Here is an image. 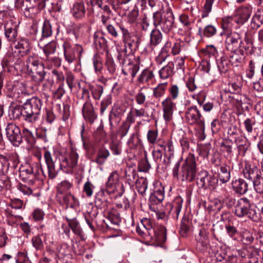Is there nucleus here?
I'll use <instances>...</instances> for the list:
<instances>
[{
  "label": "nucleus",
  "mask_w": 263,
  "mask_h": 263,
  "mask_svg": "<svg viewBox=\"0 0 263 263\" xmlns=\"http://www.w3.org/2000/svg\"><path fill=\"white\" fill-rule=\"evenodd\" d=\"M119 181V175L117 171L112 172L109 175L107 182H106V187L108 191L112 192L116 188V184Z\"/></svg>",
  "instance_id": "58836bf2"
},
{
  "label": "nucleus",
  "mask_w": 263,
  "mask_h": 263,
  "mask_svg": "<svg viewBox=\"0 0 263 263\" xmlns=\"http://www.w3.org/2000/svg\"><path fill=\"white\" fill-rule=\"evenodd\" d=\"M22 140L23 139L26 141V142L30 146L33 145L35 142V138L32 133V132L29 130L26 127H23L22 132Z\"/></svg>",
  "instance_id": "c03bdc74"
},
{
  "label": "nucleus",
  "mask_w": 263,
  "mask_h": 263,
  "mask_svg": "<svg viewBox=\"0 0 263 263\" xmlns=\"http://www.w3.org/2000/svg\"><path fill=\"white\" fill-rule=\"evenodd\" d=\"M185 119L188 124L196 125L202 131L204 130V119L196 106L190 107L185 111Z\"/></svg>",
  "instance_id": "0eeeda50"
},
{
  "label": "nucleus",
  "mask_w": 263,
  "mask_h": 263,
  "mask_svg": "<svg viewBox=\"0 0 263 263\" xmlns=\"http://www.w3.org/2000/svg\"><path fill=\"white\" fill-rule=\"evenodd\" d=\"M216 33V28L211 25L206 26L203 29L199 27L198 34L200 37H211L213 36Z\"/></svg>",
  "instance_id": "4c0bfd02"
},
{
  "label": "nucleus",
  "mask_w": 263,
  "mask_h": 263,
  "mask_svg": "<svg viewBox=\"0 0 263 263\" xmlns=\"http://www.w3.org/2000/svg\"><path fill=\"white\" fill-rule=\"evenodd\" d=\"M85 8L84 4L82 2H76L73 4L71 13L72 15L76 18H81L84 16L85 14Z\"/></svg>",
  "instance_id": "7c9ffc66"
},
{
  "label": "nucleus",
  "mask_w": 263,
  "mask_h": 263,
  "mask_svg": "<svg viewBox=\"0 0 263 263\" xmlns=\"http://www.w3.org/2000/svg\"><path fill=\"white\" fill-rule=\"evenodd\" d=\"M16 49H20V52L23 54H28L32 49L29 40L26 38H22L15 45Z\"/></svg>",
  "instance_id": "c756f323"
},
{
  "label": "nucleus",
  "mask_w": 263,
  "mask_h": 263,
  "mask_svg": "<svg viewBox=\"0 0 263 263\" xmlns=\"http://www.w3.org/2000/svg\"><path fill=\"white\" fill-rule=\"evenodd\" d=\"M123 30L122 37L125 44V48L126 49L128 47L130 51L135 50L138 46V41L137 40L136 36L130 33L128 30Z\"/></svg>",
  "instance_id": "dca6fc26"
},
{
  "label": "nucleus",
  "mask_w": 263,
  "mask_h": 263,
  "mask_svg": "<svg viewBox=\"0 0 263 263\" xmlns=\"http://www.w3.org/2000/svg\"><path fill=\"white\" fill-rule=\"evenodd\" d=\"M122 112L119 108L114 110L113 109L110 111L109 115V121L110 129H113L115 125L118 124L121 120V116Z\"/></svg>",
  "instance_id": "a878e982"
},
{
  "label": "nucleus",
  "mask_w": 263,
  "mask_h": 263,
  "mask_svg": "<svg viewBox=\"0 0 263 263\" xmlns=\"http://www.w3.org/2000/svg\"><path fill=\"white\" fill-rule=\"evenodd\" d=\"M152 112H148L145 108L140 107L139 108H133L132 110L134 112L135 116L137 118H145L147 120L153 118L154 117V112H155V109H152Z\"/></svg>",
  "instance_id": "c9c22d12"
},
{
  "label": "nucleus",
  "mask_w": 263,
  "mask_h": 263,
  "mask_svg": "<svg viewBox=\"0 0 263 263\" xmlns=\"http://www.w3.org/2000/svg\"><path fill=\"white\" fill-rule=\"evenodd\" d=\"M251 14L250 8L247 7L242 8L238 10L237 16L235 17V21L238 23L242 24L248 20Z\"/></svg>",
  "instance_id": "cd10ccee"
},
{
  "label": "nucleus",
  "mask_w": 263,
  "mask_h": 263,
  "mask_svg": "<svg viewBox=\"0 0 263 263\" xmlns=\"http://www.w3.org/2000/svg\"><path fill=\"white\" fill-rule=\"evenodd\" d=\"M164 192L160 190L155 191L150 195L149 199V207L151 211H155V205L160 203L164 199Z\"/></svg>",
  "instance_id": "a211bd4d"
},
{
  "label": "nucleus",
  "mask_w": 263,
  "mask_h": 263,
  "mask_svg": "<svg viewBox=\"0 0 263 263\" xmlns=\"http://www.w3.org/2000/svg\"><path fill=\"white\" fill-rule=\"evenodd\" d=\"M10 163L7 156L0 155V174L7 173L9 170Z\"/></svg>",
  "instance_id": "4d7b16f0"
},
{
  "label": "nucleus",
  "mask_w": 263,
  "mask_h": 263,
  "mask_svg": "<svg viewBox=\"0 0 263 263\" xmlns=\"http://www.w3.org/2000/svg\"><path fill=\"white\" fill-rule=\"evenodd\" d=\"M154 74L152 71L148 69L143 70L139 76L138 81L140 84H146L149 85L154 79Z\"/></svg>",
  "instance_id": "bb28decb"
},
{
  "label": "nucleus",
  "mask_w": 263,
  "mask_h": 263,
  "mask_svg": "<svg viewBox=\"0 0 263 263\" xmlns=\"http://www.w3.org/2000/svg\"><path fill=\"white\" fill-rule=\"evenodd\" d=\"M137 172L132 168H128L125 171V177L129 184H134L137 180Z\"/></svg>",
  "instance_id": "13d9d810"
},
{
  "label": "nucleus",
  "mask_w": 263,
  "mask_h": 263,
  "mask_svg": "<svg viewBox=\"0 0 263 263\" xmlns=\"http://www.w3.org/2000/svg\"><path fill=\"white\" fill-rule=\"evenodd\" d=\"M108 33L114 38H117L119 36L120 30L122 31V36L123 35V30H127L124 26L119 23L114 24H108L106 27Z\"/></svg>",
  "instance_id": "5701e85b"
},
{
  "label": "nucleus",
  "mask_w": 263,
  "mask_h": 263,
  "mask_svg": "<svg viewBox=\"0 0 263 263\" xmlns=\"http://www.w3.org/2000/svg\"><path fill=\"white\" fill-rule=\"evenodd\" d=\"M183 199L180 196H177L175 198L172 203L166 205V210L170 215L175 219L178 218L180 212L182 209Z\"/></svg>",
  "instance_id": "f8f14e48"
},
{
  "label": "nucleus",
  "mask_w": 263,
  "mask_h": 263,
  "mask_svg": "<svg viewBox=\"0 0 263 263\" xmlns=\"http://www.w3.org/2000/svg\"><path fill=\"white\" fill-rule=\"evenodd\" d=\"M232 53L230 55V62L232 65L238 66V65L242 62L245 59L243 51L241 49H238L237 51H231Z\"/></svg>",
  "instance_id": "72a5a7b5"
},
{
  "label": "nucleus",
  "mask_w": 263,
  "mask_h": 263,
  "mask_svg": "<svg viewBox=\"0 0 263 263\" xmlns=\"http://www.w3.org/2000/svg\"><path fill=\"white\" fill-rule=\"evenodd\" d=\"M234 142L237 145L238 154L242 156H245L249 146V143L247 139L240 136L236 137Z\"/></svg>",
  "instance_id": "b1692460"
},
{
  "label": "nucleus",
  "mask_w": 263,
  "mask_h": 263,
  "mask_svg": "<svg viewBox=\"0 0 263 263\" xmlns=\"http://www.w3.org/2000/svg\"><path fill=\"white\" fill-rule=\"evenodd\" d=\"M147 139L151 144H155L159 142L158 133L156 130H149L147 134Z\"/></svg>",
  "instance_id": "052dcab7"
},
{
  "label": "nucleus",
  "mask_w": 263,
  "mask_h": 263,
  "mask_svg": "<svg viewBox=\"0 0 263 263\" xmlns=\"http://www.w3.org/2000/svg\"><path fill=\"white\" fill-rule=\"evenodd\" d=\"M190 228V222L187 218L183 217L182 219L180 228V234L183 236L185 237L187 235L188 232L189 231Z\"/></svg>",
  "instance_id": "3c124183"
},
{
  "label": "nucleus",
  "mask_w": 263,
  "mask_h": 263,
  "mask_svg": "<svg viewBox=\"0 0 263 263\" xmlns=\"http://www.w3.org/2000/svg\"><path fill=\"white\" fill-rule=\"evenodd\" d=\"M122 64V73L125 76L131 75L132 78H134L139 69V66L132 62H128L127 63L122 61L121 62Z\"/></svg>",
  "instance_id": "6ab92c4d"
},
{
  "label": "nucleus",
  "mask_w": 263,
  "mask_h": 263,
  "mask_svg": "<svg viewBox=\"0 0 263 263\" xmlns=\"http://www.w3.org/2000/svg\"><path fill=\"white\" fill-rule=\"evenodd\" d=\"M91 95L95 100H100L103 92V87L101 85L90 86Z\"/></svg>",
  "instance_id": "bf43d9fd"
},
{
  "label": "nucleus",
  "mask_w": 263,
  "mask_h": 263,
  "mask_svg": "<svg viewBox=\"0 0 263 263\" xmlns=\"http://www.w3.org/2000/svg\"><path fill=\"white\" fill-rule=\"evenodd\" d=\"M151 168V165L148 161L146 154L144 155V158L139 162L138 169L140 172H147Z\"/></svg>",
  "instance_id": "680f3d73"
},
{
  "label": "nucleus",
  "mask_w": 263,
  "mask_h": 263,
  "mask_svg": "<svg viewBox=\"0 0 263 263\" xmlns=\"http://www.w3.org/2000/svg\"><path fill=\"white\" fill-rule=\"evenodd\" d=\"M82 114L85 119L91 123H93L97 118V115L94 111L93 105L89 101H86L84 103Z\"/></svg>",
  "instance_id": "f3484780"
},
{
  "label": "nucleus",
  "mask_w": 263,
  "mask_h": 263,
  "mask_svg": "<svg viewBox=\"0 0 263 263\" xmlns=\"http://www.w3.org/2000/svg\"><path fill=\"white\" fill-rule=\"evenodd\" d=\"M235 214L238 217L247 216L254 221L260 219V214L256 207L247 198L238 199L235 205Z\"/></svg>",
  "instance_id": "20e7f679"
},
{
  "label": "nucleus",
  "mask_w": 263,
  "mask_h": 263,
  "mask_svg": "<svg viewBox=\"0 0 263 263\" xmlns=\"http://www.w3.org/2000/svg\"><path fill=\"white\" fill-rule=\"evenodd\" d=\"M139 224L143 226L145 231L148 232L149 236H153V233L154 232V228L153 226L152 222L149 219L144 218L141 220Z\"/></svg>",
  "instance_id": "864d4df0"
},
{
  "label": "nucleus",
  "mask_w": 263,
  "mask_h": 263,
  "mask_svg": "<svg viewBox=\"0 0 263 263\" xmlns=\"http://www.w3.org/2000/svg\"><path fill=\"white\" fill-rule=\"evenodd\" d=\"M72 184L68 181L64 180L59 183L57 186V195H60L64 194L69 193L68 191L71 187Z\"/></svg>",
  "instance_id": "37998d69"
},
{
  "label": "nucleus",
  "mask_w": 263,
  "mask_h": 263,
  "mask_svg": "<svg viewBox=\"0 0 263 263\" xmlns=\"http://www.w3.org/2000/svg\"><path fill=\"white\" fill-rule=\"evenodd\" d=\"M174 65L173 62H168L166 65L159 70V74L160 79H167L172 77L174 74Z\"/></svg>",
  "instance_id": "c85d7f7f"
},
{
  "label": "nucleus",
  "mask_w": 263,
  "mask_h": 263,
  "mask_svg": "<svg viewBox=\"0 0 263 263\" xmlns=\"http://www.w3.org/2000/svg\"><path fill=\"white\" fill-rule=\"evenodd\" d=\"M63 157L66 159L67 166L65 169L62 168L63 171L66 173H72L73 170L77 167L79 158V155L75 149L71 148L67 155L63 154Z\"/></svg>",
  "instance_id": "9b49d317"
},
{
  "label": "nucleus",
  "mask_w": 263,
  "mask_h": 263,
  "mask_svg": "<svg viewBox=\"0 0 263 263\" xmlns=\"http://www.w3.org/2000/svg\"><path fill=\"white\" fill-rule=\"evenodd\" d=\"M153 236H149V238L154 239L158 243H164L166 239V229L162 226L155 227Z\"/></svg>",
  "instance_id": "412c9836"
},
{
  "label": "nucleus",
  "mask_w": 263,
  "mask_h": 263,
  "mask_svg": "<svg viewBox=\"0 0 263 263\" xmlns=\"http://www.w3.org/2000/svg\"><path fill=\"white\" fill-rule=\"evenodd\" d=\"M164 151L165 156L169 159L174 156V147L171 140H168L166 141V145Z\"/></svg>",
  "instance_id": "0e129e2a"
},
{
  "label": "nucleus",
  "mask_w": 263,
  "mask_h": 263,
  "mask_svg": "<svg viewBox=\"0 0 263 263\" xmlns=\"http://www.w3.org/2000/svg\"><path fill=\"white\" fill-rule=\"evenodd\" d=\"M235 19V18H233L230 16L226 17L222 19L221 26L223 31L222 34L223 33L226 35H228L229 33L232 32L231 31V29L233 25V22H236Z\"/></svg>",
  "instance_id": "79ce46f5"
},
{
  "label": "nucleus",
  "mask_w": 263,
  "mask_h": 263,
  "mask_svg": "<svg viewBox=\"0 0 263 263\" xmlns=\"http://www.w3.org/2000/svg\"><path fill=\"white\" fill-rule=\"evenodd\" d=\"M42 235V234H39L34 236L31 239V242L32 246L36 251L42 250L44 248V242L41 238V236Z\"/></svg>",
  "instance_id": "6e6d98bb"
},
{
  "label": "nucleus",
  "mask_w": 263,
  "mask_h": 263,
  "mask_svg": "<svg viewBox=\"0 0 263 263\" xmlns=\"http://www.w3.org/2000/svg\"><path fill=\"white\" fill-rule=\"evenodd\" d=\"M153 24L156 27H160L164 32H168L173 27L174 16L171 8H167L163 13L157 11L153 13Z\"/></svg>",
  "instance_id": "39448f33"
},
{
  "label": "nucleus",
  "mask_w": 263,
  "mask_h": 263,
  "mask_svg": "<svg viewBox=\"0 0 263 263\" xmlns=\"http://www.w3.org/2000/svg\"><path fill=\"white\" fill-rule=\"evenodd\" d=\"M110 153L108 150L105 147L100 148L97 153L96 157L93 161L98 165H101L104 164L107 158L109 156Z\"/></svg>",
  "instance_id": "2f4dec72"
},
{
  "label": "nucleus",
  "mask_w": 263,
  "mask_h": 263,
  "mask_svg": "<svg viewBox=\"0 0 263 263\" xmlns=\"http://www.w3.org/2000/svg\"><path fill=\"white\" fill-rule=\"evenodd\" d=\"M180 166V161H178L173 169L174 177L181 181H193L196 177L197 168L195 157L194 154L189 153L182 164L181 171L179 172Z\"/></svg>",
  "instance_id": "f257e3e1"
},
{
  "label": "nucleus",
  "mask_w": 263,
  "mask_h": 263,
  "mask_svg": "<svg viewBox=\"0 0 263 263\" xmlns=\"http://www.w3.org/2000/svg\"><path fill=\"white\" fill-rule=\"evenodd\" d=\"M139 16V10L137 7H135L130 11L129 12L127 20L129 24H134L136 22Z\"/></svg>",
  "instance_id": "69168bd1"
},
{
  "label": "nucleus",
  "mask_w": 263,
  "mask_h": 263,
  "mask_svg": "<svg viewBox=\"0 0 263 263\" xmlns=\"http://www.w3.org/2000/svg\"><path fill=\"white\" fill-rule=\"evenodd\" d=\"M69 226L72 229L73 232L79 236H82L83 231L79 226V223L76 219H69L66 218Z\"/></svg>",
  "instance_id": "de8ad7c7"
},
{
  "label": "nucleus",
  "mask_w": 263,
  "mask_h": 263,
  "mask_svg": "<svg viewBox=\"0 0 263 263\" xmlns=\"http://www.w3.org/2000/svg\"><path fill=\"white\" fill-rule=\"evenodd\" d=\"M136 188L139 193L144 195L147 188V180L146 178L141 177L137 180L136 182Z\"/></svg>",
  "instance_id": "09e8293b"
},
{
  "label": "nucleus",
  "mask_w": 263,
  "mask_h": 263,
  "mask_svg": "<svg viewBox=\"0 0 263 263\" xmlns=\"http://www.w3.org/2000/svg\"><path fill=\"white\" fill-rule=\"evenodd\" d=\"M26 63L28 70L36 72L39 76L38 81L42 82L45 79L46 72L44 70L43 64L39 57L34 54L30 55L27 58Z\"/></svg>",
  "instance_id": "423d86ee"
},
{
  "label": "nucleus",
  "mask_w": 263,
  "mask_h": 263,
  "mask_svg": "<svg viewBox=\"0 0 263 263\" xmlns=\"http://www.w3.org/2000/svg\"><path fill=\"white\" fill-rule=\"evenodd\" d=\"M161 104L163 112V118L166 122H169L172 119L176 104L171 97H167L164 99Z\"/></svg>",
  "instance_id": "ddd939ff"
},
{
  "label": "nucleus",
  "mask_w": 263,
  "mask_h": 263,
  "mask_svg": "<svg viewBox=\"0 0 263 263\" xmlns=\"http://www.w3.org/2000/svg\"><path fill=\"white\" fill-rule=\"evenodd\" d=\"M9 113L14 119L18 118L20 116L23 117V107L19 105L12 106L10 108Z\"/></svg>",
  "instance_id": "e2e57ef3"
},
{
  "label": "nucleus",
  "mask_w": 263,
  "mask_h": 263,
  "mask_svg": "<svg viewBox=\"0 0 263 263\" xmlns=\"http://www.w3.org/2000/svg\"><path fill=\"white\" fill-rule=\"evenodd\" d=\"M4 28L6 37L9 41L15 42L17 36V26L12 23H8Z\"/></svg>",
  "instance_id": "aec40b11"
},
{
  "label": "nucleus",
  "mask_w": 263,
  "mask_h": 263,
  "mask_svg": "<svg viewBox=\"0 0 263 263\" xmlns=\"http://www.w3.org/2000/svg\"><path fill=\"white\" fill-rule=\"evenodd\" d=\"M21 176L22 180L29 184H34L37 176L36 170L34 171L32 166L28 165L26 167H23L21 170Z\"/></svg>",
  "instance_id": "4468645a"
},
{
  "label": "nucleus",
  "mask_w": 263,
  "mask_h": 263,
  "mask_svg": "<svg viewBox=\"0 0 263 263\" xmlns=\"http://www.w3.org/2000/svg\"><path fill=\"white\" fill-rule=\"evenodd\" d=\"M96 6L101 8L105 14H112L110 6L113 9L116 10V5L113 0H105Z\"/></svg>",
  "instance_id": "ea45409f"
},
{
  "label": "nucleus",
  "mask_w": 263,
  "mask_h": 263,
  "mask_svg": "<svg viewBox=\"0 0 263 263\" xmlns=\"http://www.w3.org/2000/svg\"><path fill=\"white\" fill-rule=\"evenodd\" d=\"M243 174L246 179L253 182L261 175V172L256 166L246 163L243 169Z\"/></svg>",
  "instance_id": "2eb2a0df"
},
{
  "label": "nucleus",
  "mask_w": 263,
  "mask_h": 263,
  "mask_svg": "<svg viewBox=\"0 0 263 263\" xmlns=\"http://www.w3.org/2000/svg\"><path fill=\"white\" fill-rule=\"evenodd\" d=\"M52 33V26L50 22L46 20L44 21L42 29V38L48 37Z\"/></svg>",
  "instance_id": "603ef678"
},
{
  "label": "nucleus",
  "mask_w": 263,
  "mask_h": 263,
  "mask_svg": "<svg viewBox=\"0 0 263 263\" xmlns=\"http://www.w3.org/2000/svg\"><path fill=\"white\" fill-rule=\"evenodd\" d=\"M57 198L60 204L72 208L74 206L75 198L70 193L57 195Z\"/></svg>",
  "instance_id": "4be33fe9"
},
{
  "label": "nucleus",
  "mask_w": 263,
  "mask_h": 263,
  "mask_svg": "<svg viewBox=\"0 0 263 263\" xmlns=\"http://www.w3.org/2000/svg\"><path fill=\"white\" fill-rule=\"evenodd\" d=\"M232 186L234 190L239 194H244L248 191V183L242 179H238L233 181Z\"/></svg>",
  "instance_id": "473e14b6"
},
{
  "label": "nucleus",
  "mask_w": 263,
  "mask_h": 263,
  "mask_svg": "<svg viewBox=\"0 0 263 263\" xmlns=\"http://www.w3.org/2000/svg\"><path fill=\"white\" fill-rule=\"evenodd\" d=\"M219 180L222 183L228 182L230 179V167L226 164H222L220 166V171L218 172Z\"/></svg>",
  "instance_id": "f704fd0d"
},
{
  "label": "nucleus",
  "mask_w": 263,
  "mask_h": 263,
  "mask_svg": "<svg viewBox=\"0 0 263 263\" xmlns=\"http://www.w3.org/2000/svg\"><path fill=\"white\" fill-rule=\"evenodd\" d=\"M162 40V35L158 29H153L151 31L150 35V45L156 46L158 45Z\"/></svg>",
  "instance_id": "a19ab883"
},
{
  "label": "nucleus",
  "mask_w": 263,
  "mask_h": 263,
  "mask_svg": "<svg viewBox=\"0 0 263 263\" xmlns=\"http://www.w3.org/2000/svg\"><path fill=\"white\" fill-rule=\"evenodd\" d=\"M197 184L204 190H214L218 183L217 177L210 174L206 170H201L198 173Z\"/></svg>",
  "instance_id": "6e6552de"
},
{
  "label": "nucleus",
  "mask_w": 263,
  "mask_h": 263,
  "mask_svg": "<svg viewBox=\"0 0 263 263\" xmlns=\"http://www.w3.org/2000/svg\"><path fill=\"white\" fill-rule=\"evenodd\" d=\"M6 134L9 141L14 146H20L23 142L21 129L14 123H9L7 125Z\"/></svg>",
  "instance_id": "1a4fd4ad"
},
{
  "label": "nucleus",
  "mask_w": 263,
  "mask_h": 263,
  "mask_svg": "<svg viewBox=\"0 0 263 263\" xmlns=\"http://www.w3.org/2000/svg\"><path fill=\"white\" fill-rule=\"evenodd\" d=\"M44 158L47 165L48 177L51 179L57 176L62 168L65 169L67 166L66 159L63 157V154L59 151L51 153L46 149L44 153Z\"/></svg>",
  "instance_id": "f03ea898"
},
{
  "label": "nucleus",
  "mask_w": 263,
  "mask_h": 263,
  "mask_svg": "<svg viewBox=\"0 0 263 263\" xmlns=\"http://www.w3.org/2000/svg\"><path fill=\"white\" fill-rule=\"evenodd\" d=\"M109 148L113 154L119 155L121 153V142L118 141H112L109 145Z\"/></svg>",
  "instance_id": "338daca9"
},
{
  "label": "nucleus",
  "mask_w": 263,
  "mask_h": 263,
  "mask_svg": "<svg viewBox=\"0 0 263 263\" xmlns=\"http://www.w3.org/2000/svg\"><path fill=\"white\" fill-rule=\"evenodd\" d=\"M127 143L129 146L132 148H135L137 147H139L140 148H144L142 141L139 137H136L134 134L130 136Z\"/></svg>",
  "instance_id": "8fccbe9b"
},
{
  "label": "nucleus",
  "mask_w": 263,
  "mask_h": 263,
  "mask_svg": "<svg viewBox=\"0 0 263 263\" xmlns=\"http://www.w3.org/2000/svg\"><path fill=\"white\" fill-rule=\"evenodd\" d=\"M171 42H167L165 43L164 46L162 48V51L156 58V62L158 64H161L165 61L167 57H168L167 52L165 50L166 49V48L171 47Z\"/></svg>",
  "instance_id": "5fc2aeb1"
},
{
  "label": "nucleus",
  "mask_w": 263,
  "mask_h": 263,
  "mask_svg": "<svg viewBox=\"0 0 263 263\" xmlns=\"http://www.w3.org/2000/svg\"><path fill=\"white\" fill-rule=\"evenodd\" d=\"M63 46L65 60L69 63H72L76 58L75 51H74L72 47L68 42H65Z\"/></svg>",
  "instance_id": "393cba45"
},
{
  "label": "nucleus",
  "mask_w": 263,
  "mask_h": 263,
  "mask_svg": "<svg viewBox=\"0 0 263 263\" xmlns=\"http://www.w3.org/2000/svg\"><path fill=\"white\" fill-rule=\"evenodd\" d=\"M168 83L167 82L161 83L153 88V97L158 100L164 95L165 91L167 87Z\"/></svg>",
  "instance_id": "e433bc0d"
},
{
  "label": "nucleus",
  "mask_w": 263,
  "mask_h": 263,
  "mask_svg": "<svg viewBox=\"0 0 263 263\" xmlns=\"http://www.w3.org/2000/svg\"><path fill=\"white\" fill-rule=\"evenodd\" d=\"M254 189L259 193H263V177L261 175L253 182Z\"/></svg>",
  "instance_id": "774afa93"
},
{
  "label": "nucleus",
  "mask_w": 263,
  "mask_h": 263,
  "mask_svg": "<svg viewBox=\"0 0 263 263\" xmlns=\"http://www.w3.org/2000/svg\"><path fill=\"white\" fill-rule=\"evenodd\" d=\"M226 47L230 51H237L242 43L241 35L236 32H233L227 35Z\"/></svg>",
  "instance_id": "9d476101"
},
{
  "label": "nucleus",
  "mask_w": 263,
  "mask_h": 263,
  "mask_svg": "<svg viewBox=\"0 0 263 263\" xmlns=\"http://www.w3.org/2000/svg\"><path fill=\"white\" fill-rule=\"evenodd\" d=\"M42 105V101L37 97L28 99L22 106L23 120L31 124L37 122L40 119Z\"/></svg>",
  "instance_id": "7ed1b4c3"
},
{
  "label": "nucleus",
  "mask_w": 263,
  "mask_h": 263,
  "mask_svg": "<svg viewBox=\"0 0 263 263\" xmlns=\"http://www.w3.org/2000/svg\"><path fill=\"white\" fill-rule=\"evenodd\" d=\"M108 201L103 196V193H99L95 201L96 206L99 209H106L108 206Z\"/></svg>",
  "instance_id": "49530a36"
},
{
  "label": "nucleus",
  "mask_w": 263,
  "mask_h": 263,
  "mask_svg": "<svg viewBox=\"0 0 263 263\" xmlns=\"http://www.w3.org/2000/svg\"><path fill=\"white\" fill-rule=\"evenodd\" d=\"M56 49V43L55 42L52 41L48 43L45 46L42 48V50L45 55V58H44V60H48L50 55L53 54Z\"/></svg>",
  "instance_id": "a18cd8bd"
}]
</instances>
